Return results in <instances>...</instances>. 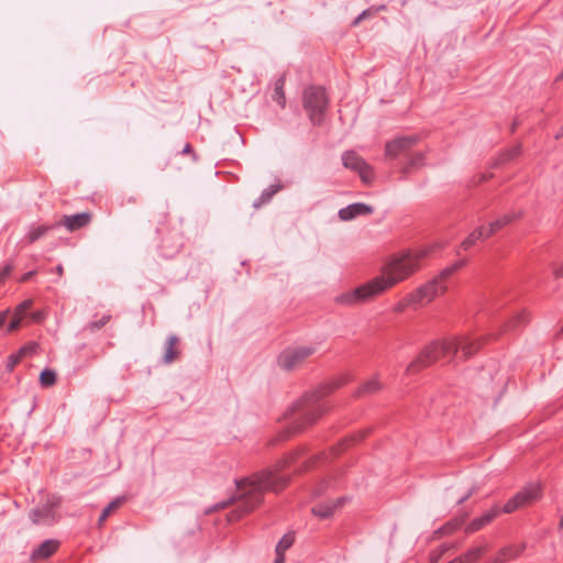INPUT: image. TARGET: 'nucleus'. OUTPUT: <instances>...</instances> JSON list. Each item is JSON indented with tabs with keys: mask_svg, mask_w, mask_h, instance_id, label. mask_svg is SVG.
<instances>
[{
	"mask_svg": "<svg viewBox=\"0 0 563 563\" xmlns=\"http://www.w3.org/2000/svg\"><path fill=\"white\" fill-rule=\"evenodd\" d=\"M323 457L325 459L324 454L307 457L303 449L297 450L273 467L255 473L250 477L235 479L236 494L224 501L214 504L206 510V514L236 504L235 509L228 514V520L230 522L238 521L263 501L265 492H279L287 485L288 475L282 473L286 467L289 466L295 472H301Z\"/></svg>",
	"mask_w": 563,
	"mask_h": 563,
	"instance_id": "nucleus-1",
	"label": "nucleus"
},
{
	"mask_svg": "<svg viewBox=\"0 0 563 563\" xmlns=\"http://www.w3.org/2000/svg\"><path fill=\"white\" fill-rule=\"evenodd\" d=\"M426 255L427 251L404 252L390 256L383 265L379 276L339 295L335 301L343 306H354L372 300L413 274L419 267V261Z\"/></svg>",
	"mask_w": 563,
	"mask_h": 563,
	"instance_id": "nucleus-2",
	"label": "nucleus"
},
{
	"mask_svg": "<svg viewBox=\"0 0 563 563\" xmlns=\"http://www.w3.org/2000/svg\"><path fill=\"white\" fill-rule=\"evenodd\" d=\"M479 347L481 341L478 339H471L464 335L443 341H434L408 365L407 372H415L418 367L428 366L437 360L449 355L455 357L461 354V358L466 360L475 354Z\"/></svg>",
	"mask_w": 563,
	"mask_h": 563,
	"instance_id": "nucleus-3",
	"label": "nucleus"
},
{
	"mask_svg": "<svg viewBox=\"0 0 563 563\" xmlns=\"http://www.w3.org/2000/svg\"><path fill=\"white\" fill-rule=\"evenodd\" d=\"M342 379L325 384L318 389L307 393L291 409L294 431H299L306 426L316 422L327 411L324 397L342 386Z\"/></svg>",
	"mask_w": 563,
	"mask_h": 563,
	"instance_id": "nucleus-4",
	"label": "nucleus"
},
{
	"mask_svg": "<svg viewBox=\"0 0 563 563\" xmlns=\"http://www.w3.org/2000/svg\"><path fill=\"white\" fill-rule=\"evenodd\" d=\"M466 264V260L462 258L455 262L454 264L445 267L439 276L434 277L432 280L427 284L420 286L418 289L409 294V300H413L415 307L424 306L432 301L437 296L443 294L446 289L444 285V279H446L454 272L460 269Z\"/></svg>",
	"mask_w": 563,
	"mask_h": 563,
	"instance_id": "nucleus-5",
	"label": "nucleus"
},
{
	"mask_svg": "<svg viewBox=\"0 0 563 563\" xmlns=\"http://www.w3.org/2000/svg\"><path fill=\"white\" fill-rule=\"evenodd\" d=\"M328 102V96L322 87L310 86L305 89L303 108L313 125L322 123Z\"/></svg>",
	"mask_w": 563,
	"mask_h": 563,
	"instance_id": "nucleus-6",
	"label": "nucleus"
},
{
	"mask_svg": "<svg viewBox=\"0 0 563 563\" xmlns=\"http://www.w3.org/2000/svg\"><path fill=\"white\" fill-rule=\"evenodd\" d=\"M541 497L542 485L540 483H529L504 505L503 512L512 514L519 508L538 501Z\"/></svg>",
	"mask_w": 563,
	"mask_h": 563,
	"instance_id": "nucleus-7",
	"label": "nucleus"
},
{
	"mask_svg": "<svg viewBox=\"0 0 563 563\" xmlns=\"http://www.w3.org/2000/svg\"><path fill=\"white\" fill-rule=\"evenodd\" d=\"M313 352L314 349L308 345L288 347L279 354L277 363L283 369L291 371L313 354Z\"/></svg>",
	"mask_w": 563,
	"mask_h": 563,
	"instance_id": "nucleus-8",
	"label": "nucleus"
},
{
	"mask_svg": "<svg viewBox=\"0 0 563 563\" xmlns=\"http://www.w3.org/2000/svg\"><path fill=\"white\" fill-rule=\"evenodd\" d=\"M342 163L345 168L356 172L363 181H369L373 178L371 166L354 151H345L342 154Z\"/></svg>",
	"mask_w": 563,
	"mask_h": 563,
	"instance_id": "nucleus-9",
	"label": "nucleus"
},
{
	"mask_svg": "<svg viewBox=\"0 0 563 563\" xmlns=\"http://www.w3.org/2000/svg\"><path fill=\"white\" fill-rule=\"evenodd\" d=\"M418 142L419 137L415 134L397 136L386 143L385 155L389 158H396L397 156L406 153Z\"/></svg>",
	"mask_w": 563,
	"mask_h": 563,
	"instance_id": "nucleus-10",
	"label": "nucleus"
},
{
	"mask_svg": "<svg viewBox=\"0 0 563 563\" xmlns=\"http://www.w3.org/2000/svg\"><path fill=\"white\" fill-rule=\"evenodd\" d=\"M501 512L503 509L497 506L490 508L489 510L485 511L482 516L470 521L465 527V532L467 534H472L483 529L484 527L489 525L496 517H498L499 514Z\"/></svg>",
	"mask_w": 563,
	"mask_h": 563,
	"instance_id": "nucleus-11",
	"label": "nucleus"
},
{
	"mask_svg": "<svg viewBox=\"0 0 563 563\" xmlns=\"http://www.w3.org/2000/svg\"><path fill=\"white\" fill-rule=\"evenodd\" d=\"M373 211L374 209L372 206L364 202H355L341 208L338 216L342 221H351L360 216L372 214Z\"/></svg>",
	"mask_w": 563,
	"mask_h": 563,
	"instance_id": "nucleus-12",
	"label": "nucleus"
},
{
	"mask_svg": "<svg viewBox=\"0 0 563 563\" xmlns=\"http://www.w3.org/2000/svg\"><path fill=\"white\" fill-rule=\"evenodd\" d=\"M91 221L90 212H80L70 216H64L60 224L64 225L69 232L77 231L87 227Z\"/></svg>",
	"mask_w": 563,
	"mask_h": 563,
	"instance_id": "nucleus-13",
	"label": "nucleus"
},
{
	"mask_svg": "<svg viewBox=\"0 0 563 563\" xmlns=\"http://www.w3.org/2000/svg\"><path fill=\"white\" fill-rule=\"evenodd\" d=\"M53 228L54 225L51 224L32 223L26 228L22 242L25 244H33L45 236Z\"/></svg>",
	"mask_w": 563,
	"mask_h": 563,
	"instance_id": "nucleus-14",
	"label": "nucleus"
},
{
	"mask_svg": "<svg viewBox=\"0 0 563 563\" xmlns=\"http://www.w3.org/2000/svg\"><path fill=\"white\" fill-rule=\"evenodd\" d=\"M30 519L35 525H49L54 520L53 508L49 505H43L31 510Z\"/></svg>",
	"mask_w": 563,
	"mask_h": 563,
	"instance_id": "nucleus-15",
	"label": "nucleus"
},
{
	"mask_svg": "<svg viewBox=\"0 0 563 563\" xmlns=\"http://www.w3.org/2000/svg\"><path fill=\"white\" fill-rule=\"evenodd\" d=\"M58 542L53 539L45 540L36 549L32 551L31 558L33 560L47 559L56 552Z\"/></svg>",
	"mask_w": 563,
	"mask_h": 563,
	"instance_id": "nucleus-16",
	"label": "nucleus"
},
{
	"mask_svg": "<svg viewBox=\"0 0 563 563\" xmlns=\"http://www.w3.org/2000/svg\"><path fill=\"white\" fill-rule=\"evenodd\" d=\"M178 336L175 334H170L165 343V352L163 355V363L164 364H172L179 355V350L177 349L178 344Z\"/></svg>",
	"mask_w": 563,
	"mask_h": 563,
	"instance_id": "nucleus-17",
	"label": "nucleus"
},
{
	"mask_svg": "<svg viewBox=\"0 0 563 563\" xmlns=\"http://www.w3.org/2000/svg\"><path fill=\"white\" fill-rule=\"evenodd\" d=\"M382 388L383 384L380 383L378 376H374L360 386V388L355 391V396L363 397L374 395L382 390Z\"/></svg>",
	"mask_w": 563,
	"mask_h": 563,
	"instance_id": "nucleus-18",
	"label": "nucleus"
},
{
	"mask_svg": "<svg viewBox=\"0 0 563 563\" xmlns=\"http://www.w3.org/2000/svg\"><path fill=\"white\" fill-rule=\"evenodd\" d=\"M283 188V185L280 184H274L265 188L260 197L254 200L253 207L255 209H258L260 207L268 203L273 197Z\"/></svg>",
	"mask_w": 563,
	"mask_h": 563,
	"instance_id": "nucleus-19",
	"label": "nucleus"
},
{
	"mask_svg": "<svg viewBox=\"0 0 563 563\" xmlns=\"http://www.w3.org/2000/svg\"><path fill=\"white\" fill-rule=\"evenodd\" d=\"M341 505V499H338L335 503H322L318 504L312 508V514L321 519L330 518L335 508Z\"/></svg>",
	"mask_w": 563,
	"mask_h": 563,
	"instance_id": "nucleus-20",
	"label": "nucleus"
},
{
	"mask_svg": "<svg viewBox=\"0 0 563 563\" xmlns=\"http://www.w3.org/2000/svg\"><path fill=\"white\" fill-rule=\"evenodd\" d=\"M526 549V544H510L501 548L497 553L500 558L505 559V562L509 560H516L519 558Z\"/></svg>",
	"mask_w": 563,
	"mask_h": 563,
	"instance_id": "nucleus-21",
	"label": "nucleus"
},
{
	"mask_svg": "<svg viewBox=\"0 0 563 563\" xmlns=\"http://www.w3.org/2000/svg\"><path fill=\"white\" fill-rule=\"evenodd\" d=\"M486 235V232H485V228L484 227H479L475 230H473L464 240L463 242L461 243V249L467 251L468 249H471L477 241L479 240H483V239H487L488 236H485Z\"/></svg>",
	"mask_w": 563,
	"mask_h": 563,
	"instance_id": "nucleus-22",
	"label": "nucleus"
},
{
	"mask_svg": "<svg viewBox=\"0 0 563 563\" xmlns=\"http://www.w3.org/2000/svg\"><path fill=\"white\" fill-rule=\"evenodd\" d=\"M487 550H488L487 544L473 547V548L468 549L464 554L461 555L463 563L477 562Z\"/></svg>",
	"mask_w": 563,
	"mask_h": 563,
	"instance_id": "nucleus-23",
	"label": "nucleus"
},
{
	"mask_svg": "<svg viewBox=\"0 0 563 563\" xmlns=\"http://www.w3.org/2000/svg\"><path fill=\"white\" fill-rule=\"evenodd\" d=\"M465 519H466V516H463V517H457V518H454V519L448 521L446 523H444L442 527H440L435 531V534L446 536V534L453 533L454 531L459 530L463 526Z\"/></svg>",
	"mask_w": 563,
	"mask_h": 563,
	"instance_id": "nucleus-24",
	"label": "nucleus"
},
{
	"mask_svg": "<svg viewBox=\"0 0 563 563\" xmlns=\"http://www.w3.org/2000/svg\"><path fill=\"white\" fill-rule=\"evenodd\" d=\"M514 219H515L514 216L506 214V216H503L501 218L490 222L488 228H485V232H486L485 236L489 238L490 235L495 234L497 231H499L500 229L506 227L508 223H510Z\"/></svg>",
	"mask_w": 563,
	"mask_h": 563,
	"instance_id": "nucleus-25",
	"label": "nucleus"
},
{
	"mask_svg": "<svg viewBox=\"0 0 563 563\" xmlns=\"http://www.w3.org/2000/svg\"><path fill=\"white\" fill-rule=\"evenodd\" d=\"M285 77L282 76L275 81L273 100L276 101L280 107H285L286 97L284 92Z\"/></svg>",
	"mask_w": 563,
	"mask_h": 563,
	"instance_id": "nucleus-26",
	"label": "nucleus"
},
{
	"mask_svg": "<svg viewBox=\"0 0 563 563\" xmlns=\"http://www.w3.org/2000/svg\"><path fill=\"white\" fill-rule=\"evenodd\" d=\"M424 161H426V156L422 152H418L416 154H413L406 166H404L402 168V173L404 174H408L410 172L411 168H419V167H422L424 165Z\"/></svg>",
	"mask_w": 563,
	"mask_h": 563,
	"instance_id": "nucleus-27",
	"label": "nucleus"
},
{
	"mask_svg": "<svg viewBox=\"0 0 563 563\" xmlns=\"http://www.w3.org/2000/svg\"><path fill=\"white\" fill-rule=\"evenodd\" d=\"M455 548H457V544H455V543L441 544L437 550H433L430 553L431 563H438L445 552H448L451 549H455Z\"/></svg>",
	"mask_w": 563,
	"mask_h": 563,
	"instance_id": "nucleus-28",
	"label": "nucleus"
},
{
	"mask_svg": "<svg viewBox=\"0 0 563 563\" xmlns=\"http://www.w3.org/2000/svg\"><path fill=\"white\" fill-rule=\"evenodd\" d=\"M295 542V536L292 533H286L277 543L275 548L276 553H283L285 552L294 544Z\"/></svg>",
	"mask_w": 563,
	"mask_h": 563,
	"instance_id": "nucleus-29",
	"label": "nucleus"
},
{
	"mask_svg": "<svg viewBox=\"0 0 563 563\" xmlns=\"http://www.w3.org/2000/svg\"><path fill=\"white\" fill-rule=\"evenodd\" d=\"M40 383L43 387H51L56 383V373L53 369L45 368L40 374Z\"/></svg>",
	"mask_w": 563,
	"mask_h": 563,
	"instance_id": "nucleus-30",
	"label": "nucleus"
},
{
	"mask_svg": "<svg viewBox=\"0 0 563 563\" xmlns=\"http://www.w3.org/2000/svg\"><path fill=\"white\" fill-rule=\"evenodd\" d=\"M123 503V498H115L113 499L101 512L100 517H99V523H102L103 521L107 520V518L110 516V514L117 509L118 507H120Z\"/></svg>",
	"mask_w": 563,
	"mask_h": 563,
	"instance_id": "nucleus-31",
	"label": "nucleus"
},
{
	"mask_svg": "<svg viewBox=\"0 0 563 563\" xmlns=\"http://www.w3.org/2000/svg\"><path fill=\"white\" fill-rule=\"evenodd\" d=\"M33 305V300L32 299H25L24 301H22L21 303H19L15 309H14V314L15 316H19L21 318H24L27 310L31 308V306Z\"/></svg>",
	"mask_w": 563,
	"mask_h": 563,
	"instance_id": "nucleus-32",
	"label": "nucleus"
},
{
	"mask_svg": "<svg viewBox=\"0 0 563 563\" xmlns=\"http://www.w3.org/2000/svg\"><path fill=\"white\" fill-rule=\"evenodd\" d=\"M520 153H521V146L520 145H515L514 147H511L510 150L506 151L501 155V161L503 162L510 161V159L519 156Z\"/></svg>",
	"mask_w": 563,
	"mask_h": 563,
	"instance_id": "nucleus-33",
	"label": "nucleus"
},
{
	"mask_svg": "<svg viewBox=\"0 0 563 563\" xmlns=\"http://www.w3.org/2000/svg\"><path fill=\"white\" fill-rule=\"evenodd\" d=\"M110 318H111L110 314H104L101 319L90 322L88 324V329L90 331L99 330V329L103 328L109 322Z\"/></svg>",
	"mask_w": 563,
	"mask_h": 563,
	"instance_id": "nucleus-34",
	"label": "nucleus"
},
{
	"mask_svg": "<svg viewBox=\"0 0 563 563\" xmlns=\"http://www.w3.org/2000/svg\"><path fill=\"white\" fill-rule=\"evenodd\" d=\"M363 438H365V433H361L357 438L355 437H352V438H349V439H345L344 441H342L339 445H338V449H333L332 451V454H336L338 450H343L344 448H346L347 445H350L351 443H354L355 441H360L362 440Z\"/></svg>",
	"mask_w": 563,
	"mask_h": 563,
	"instance_id": "nucleus-35",
	"label": "nucleus"
},
{
	"mask_svg": "<svg viewBox=\"0 0 563 563\" xmlns=\"http://www.w3.org/2000/svg\"><path fill=\"white\" fill-rule=\"evenodd\" d=\"M23 318L19 317V316H15L13 313V318L12 320L9 322L8 327H7V332L10 333V332H13L15 330H18L21 325V321H22Z\"/></svg>",
	"mask_w": 563,
	"mask_h": 563,
	"instance_id": "nucleus-36",
	"label": "nucleus"
},
{
	"mask_svg": "<svg viewBox=\"0 0 563 563\" xmlns=\"http://www.w3.org/2000/svg\"><path fill=\"white\" fill-rule=\"evenodd\" d=\"M409 306H415V302H413V300H409V295H408L401 301H399L397 303V306L395 307V310L399 312V311L405 310Z\"/></svg>",
	"mask_w": 563,
	"mask_h": 563,
	"instance_id": "nucleus-37",
	"label": "nucleus"
},
{
	"mask_svg": "<svg viewBox=\"0 0 563 563\" xmlns=\"http://www.w3.org/2000/svg\"><path fill=\"white\" fill-rule=\"evenodd\" d=\"M21 360L19 358V355H15L14 353L9 355L8 356V360H7V369L9 372L13 371V368L16 366V364L20 362Z\"/></svg>",
	"mask_w": 563,
	"mask_h": 563,
	"instance_id": "nucleus-38",
	"label": "nucleus"
},
{
	"mask_svg": "<svg viewBox=\"0 0 563 563\" xmlns=\"http://www.w3.org/2000/svg\"><path fill=\"white\" fill-rule=\"evenodd\" d=\"M372 15V10L371 9H366L364 10L363 12H361L355 19L354 21L352 22V25L353 26H356L361 23V21H363L364 19H366L367 16Z\"/></svg>",
	"mask_w": 563,
	"mask_h": 563,
	"instance_id": "nucleus-39",
	"label": "nucleus"
},
{
	"mask_svg": "<svg viewBox=\"0 0 563 563\" xmlns=\"http://www.w3.org/2000/svg\"><path fill=\"white\" fill-rule=\"evenodd\" d=\"M478 490V486L477 485H473L468 492L463 495L459 500H457V504L459 505H462L464 504L472 495H474L476 492Z\"/></svg>",
	"mask_w": 563,
	"mask_h": 563,
	"instance_id": "nucleus-40",
	"label": "nucleus"
},
{
	"mask_svg": "<svg viewBox=\"0 0 563 563\" xmlns=\"http://www.w3.org/2000/svg\"><path fill=\"white\" fill-rule=\"evenodd\" d=\"M11 267L9 265L0 269V283L4 280L10 274Z\"/></svg>",
	"mask_w": 563,
	"mask_h": 563,
	"instance_id": "nucleus-41",
	"label": "nucleus"
},
{
	"mask_svg": "<svg viewBox=\"0 0 563 563\" xmlns=\"http://www.w3.org/2000/svg\"><path fill=\"white\" fill-rule=\"evenodd\" d=\"M514 320H515L516 323L523 324V323L527 322V317L522 312V313L517 314Z\"/></svg>",
	"mask_w": 563,
	"mask_h": 563,
	"instance_id": "nucleus-42",
	"label": "nucleus"
},
{
	"mask_svg": "<svg viewBox=\"0 0 563 563\" xmlns=\"http://www.w3.org/2000/svg\"><path fill=\"white\" fill-rule=\"evenodd\" d=\"M31 351V347L29 346H22L16 353H14L15 355H19V358L21 360L26 353H29Z\"/></svg>",
	"mask_w": 563,
	"mask_h": 563,
	"instance_id": "nucleus-43",
	"label": "nucleus"
},
{
	"mask_svg": "<svg viewBox=\"0 0 563 563\" xmlns=\"http://www.w3.org/2000/svg\"><path fill=\"white\" fill-rule=\"evenodd\" d=\"M31 351V347L29 346H22L16 353H14L15 355H19V358L21 360L26 353H29Z\"/></svg>",
	"mask_w": 563,
	"mask_h": 563,
	"instance_id": "nucleus-44",
	"label": "nucleus"
},
{
	"mask_svg": "<svg viewBox=\"0 0 563 563\" xmlns=\"http://www.w3.org/2000/svg\"><path fill=\"white\" fill-rule=\"evenodd\" d=\"M9 314V310H4L0 312V328L5 323Z\"/></svg>",
	"mask_w": 563,
	"mask_h": 563,
	"instance_id": "nucleus-45",
	"label": "nucleus"
},
{
	"mask_svg": "<svg viewBox=\"0 0 563 563\" xmlns=\"http://www.w3.org/2000/svg\"><path fill=\"white\" fill-rule=\"evenodd\" d=\"M487 563H505V559L500 558V555L497 553L492 560H489Z\"/></svg>",
	"mask_w": 563,
	"mask_h": 563,
	"instance_id": "nucleus-46",
	"label": "nucleus"
},
{
	"mask_svg": "<svg viewBox=\"0 0 563 563\" xmlns=\"http://www.w3.org/2000/svg\"><path fill=\"white\" fill-rule=\"evenodd\" d=\"M285 562V554L283 553H276V558L274 563H284Z\"/></svg>",
	"mask_w": 563,
	"mask_h": 563,
	"instance_id": "nucleus-47",
	"label": "nucleus"
},
{
	"mask_svg": "<svg viewBox=\"0 0 563 563\" xmlns=\"http://www.w3.org/2000/svg\"><path fill=\"white\" fill-rule=\"evenodd\" d=\"M191 152H192V148H191V145H190L189 143H187V144L184 146L183 151H181V153H183V154H189V153H191Z\"/></svg>",
	"mask_w": 563,
	"mask_h": 563,
	"instance_id": "nucleus-48",
	"label": "nucleus"
},
{
	"mask_svg": "<svg viewBox=\"0 0 563 563\" xmlns=\"http://www.w3.org/2000/svg\"><path fill=\"white\" fill-rule=\"evenodd\" d=\"M558 277H563V264L555 271Z\"/></svg>",
	"mask_w": 563,
	"mask_h": 563,
	"instance_id": "nucleus-49",
	"label": "nucleus"
},
{
	"mask_svg": "<svg viewBox=\"0 0 563 563\" xmlns=\"http://www.w3.org/2000/svg\"><path fill=\"white\" fill-rule=\"evenodd\" d=\"M32 318H33L34 320H36V321H37V320H41V318H42V312H41V311L34 312V313L32 314Z\"/></svg>",
	"mask_w": 563,
	"mask_h": 563,
	"instance_id": "nucleus-50",
	"label": "nucleus"
},
{
	"mask_svg": "<svg viewBox=\"0 0 563 563\" xmlns=\"http://www.w3.org/2000/svg\"><path fill=\"white\" fill-rule=\"evenodd\" d=\"M448 563H463V560H462L461 555H459V556L454 558L453 560H451Z\"/></svg>",
	"mask_w": 563,
	"mask_h": 563,
	"instance_id": "nucleus-51",
	"label": "nucleus"
},
{
	"mask_svg": "<svg viewBox=\"0 0 563 563\" xmlns=\"http://www.w3.org/2000/svg\"><path fill=\"white\" fill-rule=\"evenodd\" d=\"M34 272H29L26 274L23 275L22 277V280H27L29 278H31L33 276Z\"/></svg>",
	"mask_w": 563,
	"mask_h": 563,
	"instance_id": "nucleus-52",
	"label": "nucleus"
},
{
	"mask_svg": "<svg viewBox=\"0 0 563 563\" xmlns=\"http://www.w3.org/2000/svg\"><path fill=\"white\" fill-rule=\"evenodd\" d=\"M55 269H56V273H57L58 275H62V274H63V272H64V268H63V266H62L60 264H59V265H57Z\"/></svg>",
	"mask_w": 563,
	"mask_h": 563,
	"instance_id": "nucleus-53",
	"label": "nucleus"
},
{
	"mask_svg": "<svg viewBox=\"0 0 563 563\" xmlns=\"http://www.w3.org/2000/svg\"><path fill=\"white\" fill-rule=\"evenodd\" d=\"M559 526H560L561 529L563 528V517L561 518Z\"/></svg>",
	"mask_w": 563,
	"mask_h": 563,
	"instance_id": "nucleus-54",
	"label": "nucleus"
},
{
	"mask_svg": "<svg viewBox=\"0 0 563 563\" xmlns=\"http://www.w3.org/2000/svg\"><path fill=\"white\" fill-rule=\"evenodd\" d=\"M514 324H510V328L517 327L519 323H516L515 320L512 321Z\"/></svg>",
	"mask_w": 563,
	"mask_h": 563,
	"instance_id": "nucleus-55",
	"label": "nucleus"
},
{
	"mask_svg": "<svg viewBox=\"0 0 563 563\" xmlns=\"http://www.w3.org/2000/svg\"><path fill=\"white\" fill-rule=\"evenodd\" d=\"M385 9V5H380L377 10H383Z\"/></svg>",
	"mask_w": 563,
	"mask_h": 563,
	"instance_id": "nucleus-56",
	"label": "nucleus"
}]
</instances>
